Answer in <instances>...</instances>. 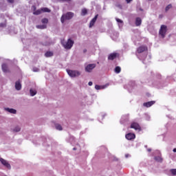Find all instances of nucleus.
I'll return each mask as SVG.
<instances>
[{
	"instance_id": "nucleus-1",
	"label": "nucleus",
	"mask_w": 176,
	"mask_h": 176,
	"mask_svg": "<svg viewBox=\"0 0 176 176\" xmlns=\"http://www.w3.org/2000/svg\"><path fill=\"white\" fill-rule=\"evenodd\" d=\"M62 46L66 50H71L72 49V46H74V43L75 41L72 40V38H68L67 40H63L61 41Z\"/></svg>"
},
{
	"instance_id": "nucleus-2",
	"label": "nucleus",
	"mask_w": 176,
	"mask_h": 176,
	"mask_svg": "<svg viewBox=\"0 0 176 176\" xmlns=\"http://www.w3.org/2000/svg\"><path fill=\"white\" fill-rule=\"evenodd\" d=\"M67 75L70 78H79L82 73L79 70L67 69Z\"/></svg>"
},
{
	"instance_id": "nucleus-3",
	"label": "nucleus",
	"mask_w": 176,
	"mask_h": 176,
	"mask_svg": "<svg viewBox=\"0 0 176 176\" xmlns=\"http://www.w3.org/2000/svg\"><path fill=\"white\" fill-rule=\"evenodd\" d=\"M74 17V13L72 12H67L66 14H64L61 18H60V21L63 24L65 23L66 20H71Z\"/></svg>"
},
{
	"instance_id": "nucleus-4",
	"label": "nucleus",
	"mask_w": 176,
	"mask_h": 176,
	"mask_svg": "<svg viewBox=\"0 0 176 176\" xmlns=\"http://www.w3.org/2000/svg\"><path fill=\"white\" fill-rule=\"evenodd\" d=\"M41 23H42L41 25H37L36 27L38 30H45V28H47V23H49V20L46 18L43 19L41 20Z\"/></svg>"
},
{
	"instance_id": "nucleus-5",
	"label": "nucleus",
	"mask_w": 176,
	"mask_h": 176,
	"mask_svg": "<svg viewBox=\"0 0 176 176\" xmlns=\"http://www.w3.org/2000/svg\"><path fill=\"white\" fill-rule=\"evenodd\" d=\"M160 36L164 38L167 34V25H162L159 31Z\"/></svg>"
},
{
	"instance_id": "nucleus-6",
	"label": "nucleus",
	"mask_w": 176,
	"mask_h": 176,
	"mask_svg": "<svg viewBox=\"0 0 176 176\" xmlns=\"http://www.w3.org/2000/svg\"><path fill=\"white\" fill-rule=\"evenodd\" d=\"M96 66L97 65L96 63L87 64L85 67V72H88L89 74H90L93 72V69H94V68H96Z\"/></svg>"
},
{
	"instance_id": "nucleus-7",
	"label": "nucleus",
	"mask_w": 176,
	"mask_h": 176,
	"mask_svg": "<svg viewBox=\"0 0 176 176\" xmlns=\"http://www.w3.org/2000/svg\"><path fill=\"white\" fill-rule=\"evenodd\" d=\"M0 163L8 170H12V165H10L8 160L0 157Z\"/></svg>"
},
{
	"instance_id": "nucleus-8",
	"label": "nucleus",
	"mask_w": 176,
	"mask_h": 176,
	"mask_svg": "<svg viewBox=\"0 0 176 176\" xmlns=\"http://www.w3.org/2000/svg\"><path fill=\"white\" fill-rule=\"evenodd\" d=\"M50 12V10L47 8H43L40 10H37L36 11H34L33 12L34 14H36L38 16V14H41V13H49Z\"/></svg>"
},
{
	"instance_id": "nucleus-9",
	"label": "nucleus",
	"mask_w": 176,
	"mask_h": 176,
	"mask_svg": "<svg viewBox=\"0 0 176 176\" xmlns=\"http://www.w3.org/2000/svg\"><path fill=\"white\" fill-rule=\"evenodd\" d=\"M131 129H133L136 131H141V126L138 122H133L131 124Z\"/></svg>"
},
{
	"instance_id": "nucleus-10",
	"label": "nucleus",
	"mask_w": 176,
	"mask_h": 176,
	"mask_svg": "<svg viewBox=\"0 0 176 176\" xmlns=\"http://www.w3.org/2000/svg\"><path fill=\"white\" fill-rule=\"evenodd\" d=\"M126 140L128 141H132V140H135V134L133 133H129L125 135Z\"/></svg>"
},
{
	"instance_id": "nucleus-11",
	"label": "nucleus",
	"mask_w": 176,
	"mask_h": 176,
	"mask_svg": "<svg viewBox=\"0 0 176 176\" xmlns=\"http://www.w3.org/2000/svg\"><path fill=\"white\" fill-rule=\"evenodd\" d=\"M97 19H98V14H96L90 21L89 23V28H92L94 27V24H96V22L97 21Z\"/></svg>"
},
{
	"instance_id": "nucleus-12",
	"label": "nucleus",
	"mask_w": 176,
	"mask_h": 176,
	"mask_svg": "<svg viewBox=\"0 0 176 176\" xmlns=\"http://www.w3.org/2000/svg\"><path fill=\"white\" fill-rule=\"evenodd\" d=\"M109 86V83H107L104 85H95L96 90H102L104 89H107Z\"/></svg>"
},
{
	"instance_id": "nucleus-13",
	"label": "nucleus",
	"mask_w": 176,
	"mask_h": 176,
	"mask_svg": "<svg viewBox=\"0 0 176 176\" xmlns=\"http://www.w3.org/2000/svg\"><path fill=\"white\" fill-rule=\"evenodd\" d=\"M4 111L9 112V113H12L13 115H16V113H17V110L9 107H5Z\"/></svg>"
},
{
	"instance_id": "nucleus-14",
	"label": "nucleus",
	"mask_w": 176,
	"mask_h": 176,
	"mask_svg": "<svg viewBox=\"0 0 176 176\" xmlns=\"http://www.w3.org/2000/svg\"><path fill=\"white\" fill-rule=\"evenodd\" d=\"M154 104H155V101H150V102H144L143 104V107H145L146 108H151V107H152V105H154Z\"/></svg>"
},
{
	"instance_id": "nucleus-15",
	"label": "nucleus",
	"mask_w": 176,
	"mask_h": 176,
	"mask_svg": "<svg viewBox=\"0 0 176 176\" xmlns=\"http://www.w3.org/2000/svg\"><path fill=\"white\" fill-rule=\"evenodd\" d=\"M135 24L136 27H140V25L142 24V19H141L140 17H137L135 21Z\"/></svg>"
},
{
	"instance_id": "nucleus-16",
	"label": "nucleus",
	"mask_w": 176,
	"mask_h": 176,
	"mask_svg": "<svg viewBox=\"0 0 176 176\" xmlns=\"http://www.w3.org/2000/svg\"><path fill=\"white\" fill-rule=\"evenodd\" d=\"M146 50H148V47L146 46H140L138 48V53H143V52H146Z\"/></svg>"
},
{
	"instance_id": "nucleus-17",
	"label": "nucleus",
	"mask_w": 176,
	"mask_h": 176,
	"mask_svg": "<svg viewBox=\"0 0 176 176\" xmlns=\"http://www.w3.org/2000/svg\"><path fill=\"white\" fill-rule=\"evenodd\" d=\"M13 133H20L21 131V126L16 125L12 129Z\"/></svg>"
},
{
	"instance_id": "nucleus-18",
	"label": "nucleus",
	"mask_w": 176,
	"mask_h": 176,
	"mask_svg": "<svg viewBox=\"0 0 176 176\" xmlns=\"http://www.w3.org/2000/svg\"><path fill=\"white\" fill-rule=\"evenodd\" d=\"M15 89L16 90H21V82L20 80H18L15 82Z\"/></svg>"
},
{
	"instance_id": "nucleus-19",
	"label": "nucleus",
	"mask_w": 176,
	"mask_h": 176,
	"mask_svg": "<svg viewBox=\"0 0 176 176\" xmlns=\"http://www.w3.org/2000/svg\"><path fill=\"white\" fill-rule=\"evenodd\" d=\"M118 56V54L117 53H112L109 56L108 59L109 60H115V58L117 57Z\"/></svg>"
},
{
	"instance_id": "nucleus-20",
	"label": "nucleus",
	"mask_w": 176,
	"mask_h": 176,
	"mask_svg": "<svg viewBox=\"0 0 176 176\" xmlns=\"http://www.w3.org/2000/svg\"><path fill=\"white\" fill-rule=\"evenodd\" d=\"M116 20L117 23H118V27L120 28H122V27H123V21H122V19H120L119 18H116Z\"/></svg>"
},
{
	"instance_id": "nucleus-21",
	"label": "nucleus",
	"mask_w": 176,
	"mask_h": 176,
	"mask_svg": "<svg viewBox=\"0 0 176 176\" xmlns=\"http://www.w3.org/2000/svg\"><path fill=\"white\" fill-rule=\"evenodd\" d=\"M55 129L58 131H63V126L58 123L55 124Z\"/></svg>"
},
{
	"instance_id": "nucleus-22",
	"label": "nucleus",
	"mask_w": 176,
	"mask_h": 176,
	"mask_svg": "<svg viewBox=\"0 0 176 176\" xmlns=\"http://www.w3.org/2000/svg\"><path fill=\"white\" fill-rule=\"evenodd\" d=\"M2 70L3 71V72H9V68L8 67V65L3 64Z\"/></svg>"
},
{
	"instance_id": "nucleus-23",
	"label": "nucleus",
	"mask_w": 176,
	"mask_h": 176,
	"mask_svg": "<svg viewBox=\"0 0 176 176\" xmlns=\"http://www.w3.org/2000/svg\"><path fill=\"white\" fill-rule=\"evenodd\" d=\"M30 96L34 97V96H36V89H30Z\"/></svg>"
},
{
	"instance_id": "nucleus-24",
	"label": "nucleus",
	"mask_w": 176,
	"mask_h": 176,
	"mask_svg": "<svg viewBox=\"0 0 176 176\" xmlns=\"http://www.w3.org/2000/svg\"><path fill=\"white\" fill-rule=\"evenodd\" d=\"M116 74H120V72L122 71V69L120 68V67L117 66L115 69H114Z\"/></svg>"
},
{
	"instance_id": "nucleus-25",
	"label": "nucleus",
	"mask_w": 176,
	"mask_h": 176,
	"mask_svg": "<svg viewBox=\"0 0 176 176\" xmlns=\"http://www.w3.org/2000/svg\"><path fill=\"white\" fill-rule=\"evenodd\" d=\"M82 16H86L87 14V9L83 8L81 11Z\"/></svg>"
},
{
	"instance_id": "nucleus-26",
	"label": "nucleus",
	"mask_w": 176,
	"mask_h": 176,
	"mask_svg": "<svg viewBox=\"0 0 176 176\" xmlns=\"http://www.w3.org/2000/svg\"><path fill=\"white\" fill-rule=\"evenodd\" d=\"M53 56V52H47L45 53V57H52Z\"/></svg>"
},
{
	"instance_id": "nucleus-27",
	"label": "nucleus",
	"mask_w": 176,
	"mask_h": 176,
	"mask_svg": "<svg viewBox=\"0 0 176 176\" xmlns=\"http://www.w3.org/2000/svg\"><path fill=\"white\" fill-rule=\"evenodd\" d=\"M172 8L173 6L171 4L168 5L165 8L166 12H168V10H170V9H171Z\"/></svg>"
},
{
	"instance_id": "nucleus-28",
	"label": "nucleus",
	"mask_w": 176,
	"mask_h": 176,
	"mask_svg": "<svg viewBox=\"0 0 176 176\" xmlns=\"http://www.w3.org/2000/svg\"><path fill=\"white\" fill-rule=\"evenodd\" d=\"M170 173L171 175H176V169H170Z\"/></svg>"
},
{
	"instance_id": "nucleus-29",
	"label": "nucleus",
	"mask_w": 176,
	"mask_h": 176,
	"mask_svg": "<svg viewBox=\"0 0 176 176\" xmlns=\"http://www.w3.org/2000/svg\"><path fill=\"white\" fill-rule=\"evenodd\" d=\"M155 159L157 162H162L163 160L160 157H155Z\"/></svg>"
},
{
	"instance_id": "nucleus-30",
	"label": "nucleus",
	"mask_w": 176,
	"mask_h": 176,
	"mask_svg": "<svg viewBox=\"0 0 176 176\" xmlns=\"http://www.w3.org/2000/svg\"><path fill=\"white\" fill-rule=\"evenodd\" d=\"M33 72H39V69L37 68V67H34V68H33Z\"/></svg>"
},
{
	"instance_id": "nucleus-31",
	"label": "nucleus",
	"mask_w": 176,
	"mask_h": 176,
	"mask_svg": "<svg viewBox=\"0 0 176 176\" xmlns=\"http://www.w3.org/2000/svg\"><path fill=\"white\" fill-rule=\"evenodd\" d=\"M88 85H89V86H93V82L89 81V82H88Z\"/></svg>"
},
{
	"instance_id": "nucleus-32",
	"label": "nucleus",
	"mask_w": 176,
	"mask_h": 176,
	"mask_svg": "<svg viewBox=\"0 0 176 176\" xmlns=\"http://www.w3.org/2000/svg\"><path fill=\"white\" fill-rule=\"evenodd\" d=\"M133 0H126V3H130Z\"/></svg>"
},
{
	"instance_id": "nucleus-33",
	"label": "nucleus",
	"mask_w": 176,
	"mask_h": 176,
	"mask_svg": "<svg viewBox=\"0 0 176 176\" xmlns=\"http://www.w3.org/2000/svg\"><path fill=\"white\" fill-rule=\"evenodd\" d=\"M8 2H10V3H13L14 0H8Z\"/></svg>"
},
{
	"instance_id": "nucleus-34",
	"label": "nucleus",
	"mask_w": 176,
	"mask_h": 176,
	"mask_svg": "<svg viewBox=\"0 0 176 176\" xmlns=\"http://www.w3.org/2000/svg\"><path fill=\"white\" fill-rule=\"evenodd\" d=\"M147 151H148V152H152V148H147Z\"/></svg>"
},
{
	"instance_id": "nucleus-35",
	"label": "nucleus",
	"mask_w": 176,
	"mask_h": 176,
	"mask_svg": "<svg viewBox=\"0 0 176 176\" xmlns=\"http://www.w3.org/2000/svg\"><path fill=\"white\" fill-rule=\"evenodd\" d=\"M173 151L175 153H176V148H174Z\"/></svg>"
},
{
	"instance_id": "nucleus-36",
	"label": "nucleus",
	"mask_w": 176,
	"mask_h": 176,
	"mask_svg": "<svg viewBox=\"0 0 176 176\" xmlns=\"http://www.w3.org/2000/svg\"><path fill=\"white\" fill-rule=\"evenodd\" d=\"M0 25L2 27V24H0Z\"/></svg>"
}]
</instances>
